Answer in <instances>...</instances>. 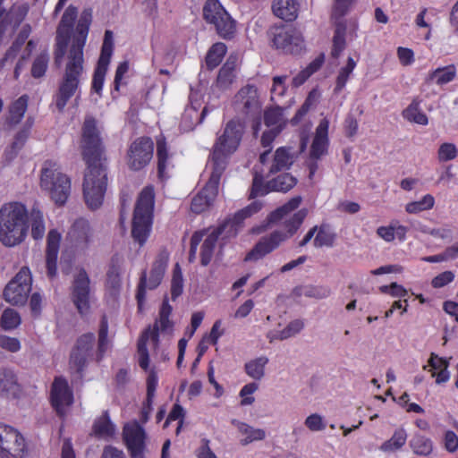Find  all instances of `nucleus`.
Masks as SVG:
<instances>
[{
	"label": "nucleus",
	"mask_w": 458,
	"mask_h": 458,
	"mask_svg": "<svg viewBox=\"0 0 458 458\" xmlns=\"http://www.w3.org/2000/svg\"><path fill=\"white\" fill-rule=\"evenodd\" d=\"M82 155L88 164L82 183L85 204L91 210L99 208L105 199L107 177L103 165L104 145L100 128L92 117H86L82 127Z\"/></svg>",
	"instance_id": "obj_1"
},
{
	"label": "nucleus",
	"mask_w": 458,
	"mask_h": 458,
	"mask_svg": "<svg viewBox=\"0 0 458 458\" xmlns=\"http://www.w3.org/2000/svg\"><path fill=\"white\" fill-rule=\"evenodd\" d=\"M301 203V197L292 198L284 205L271 212L263 225L251 229L252 233L259 234L271 225L283 221L284 230H276L269 235L262 237L246 255V261H256L262 259L296 233L308 214L306 208L294 212Z\"/></svg>",
	"instance_id": "obj_2"
},
{
	"label": "nucleus",
	"mask_w": 458,
	"mask_h": 458,
	"mask_svg": "<svg viewBox=\"0 0 458 458\" xmlns=\"http://www.w3.org/2000/svg\"><path fill=\"white\" fill-rule=\"evenodd\" d=\"M90 27V13L85 12L73 35V43L68 49L67 64L64 80L55 96V103L59 111H63L69 99L75 95L79 88V76L83 70V48Z\"/></svg>",
	"instance_id": "obj_3"
},
{
	"label": "nucleus",
	"mask_w": 458,
	"mask_h": 458,
	"mask_svg": "<svg viewBox=\"0 0 458 458\" xmlns=\"http://www.w3.org/2000/svg\"><path fill=\"white\" fill-rule=\"evenodd\" d=\"M261 208V202L254 201L249 206L236 212L232 218L227 220L221 226L207 231L196 232L191 240L190 259L192 260L195 259L198 245L200 242H202L200 247L201 264L203 266L209 264L216 250L219 236L225 235V237H231L236 235L243 221L252 215L258 213Z\"/></svg>",
	"instance_id": "obj_4"
},
{
	"label": "nucleus",
	"mask_w": 458,
	"mask_h": 458,
	"mask_svg": "<svg viewBox=\"0 0 458 458\" xmlns=\"http://www.w3.org/2000/svg\"><path fill=\"white\" fill-rule=\"evenodd\" d=\"M29 231L27 208L20 202H9L0 208V242L14 247L23 242Z\"/></svg>",
	"instance_id": "obj_5"
},
{
	"label": "nucleus",
	"mask_w": 458,
	"mask_h": 458,
	"mask_svg": "<svg viewBox=\"0 0 458 458\" xmlns=\"http://www.w3.org/2000/svg\"><path fill=\"white\" fill-rule=\"evenodd\" d=\"M245 126L239 120L229 121L217 136L208 167L222 175L229 158L240 148Z\"/></svg>",
	"instance_id": "obj_6"
},
{
	"label": "nucleus",
	"mask_w": 458,
	"mask_h": 458,
	"mask_svg": "<svg viewBox=\"0 0 458 458\" xmlns=\"http://www.w3.org/2000/svg\"><path fill=\"white\" fill-rule=\"evenodd\" d=\"M40 188L56 206H64L71 194V178L61 166L53 161H46L40 174Z\"/></svg>",
	"instance_id": "obj_7"
},
{
	"label": "nucleus",
	"mask_w": 458,
	"mask_h": 458,
	"mask_svg": "<svg viewBox=\"0 0 458 458\" xmlns=\"http://www.w3.org/2000/svg\"><path fill=\"white\" fill-rule=\"evenodd\" d=\"M172 306L165 300L162 303L159 318L153 327H148L138 342V361L140 367L148 370L149 367V355L148 347L157 348L159 333L171 335L174 331V322L170 319Z\"/></svg>",
	"instance_id": "obj_8"
},
{
	"label": "nucleus",
	"mask_w": 458,
	"mask_h": 458,
	"mask_svg": "<svg viewBox=\"0 0 458 458\" xmlns=\"http://www.w3.org/2000/svg\"><path fill=\"white\" fill-rule=\"evenodd\" d=\"M154 205V189L147 186L136 202L131 225V236L140 246L145 244L152 230Z\"/></svg>",
	"instance_id": "obj_9"
},
{
	"label": "nucleus",
	"mask_w": 458,
	"mask_h": 458,
	"mask_svg": "<svg viewBox=\"0 0 458 458\" xmlns=\"http://www.w3.org/2000/svg\"><path fill=\"white\" fill-rule=\"evenodd\" d=\"M264 123L257 121L253 124V134L260 133V144L264 148H270L275 139L281 133L287 124V118L281 107L267 108L264 112Z\"/></svg>",
	"instance_id": "obj_10"
},
{
	"label": "nucleus",
	"mask_w": 458,
	"mask_h": 458,
	"mask_svg": "<svg viewBox=\"0 0 458 458\" xmlns=\"http://www.w3.org/2000/svg\"><path fill=\"white\" fill-rule=\"evenodd\" d=\"M205 21L212 24L217 34L225 38H232L236 32V22L218 0H208L203 8Z\"/></svg>",
	"instance_id": "obj_11"
},
{
	"label": "nucleus",
	"mask_w": 458,
	"mask_h": 458,
	"mask_svg": "<svg viewBox=\"0 0 458 458\" xmlns=\"http://www.w3.org/2000/svg\"><path fill=\"white\" fill-rule=\"evenodd\" d=\"M85 12H89L90 13V23L92 22V11L90 9H86L81 13L76 26L73 29L74 21L78 14L77 9L73 6H69L64 11L56 31V62H61V59L65 55L68 46L69 48L72 47L73 43V35L76 32L78 24Z\"/></svg>",
	"instance_id": "obj_12"
},
{
	"label": "nucleus",
	"mask_w": 458,
	"mask_h": 458,
	"mask_svg": "<svg viewBox=\"0 0 458 458\" xmlns=\"http://www.w3.org/2000/svg\"><path fill=\"white\" fill-rule=\"evenodd\" d=\"M28 443L23 434L12 425L0 422V456L2 458H25Z\"/></svg>",
	"instance_id": "obj_13"
},
{
	"label": "nucleus",
	"mask_w": 458,
	"mask_h": 458,
	"mask_svg": "<svg viewBox=\"0 0 458 458\" xmlns=\"http://www.w3.org/2000/svg\"><path fill=\"white\" fill-rule=\"evenodd\" d=\"M168 259L167 252H161L154 261L149 275L147 276V274L144 273L141 276L136 293L138 310L140 312H142L145 309L147 290H153L160 284L165 275Z\"/></svg>",
	"instance_id": "obj_14"
},
{
	"label": "nucleus",
	"mask_w": 458,
	"mask_h": 458,
	"mask_svg": "<svg viewBox=\"0 0 458 458\" xmlns=\"http://www.w3.org/2000/svg\"><path fill=\"white\" fill-rule=\"evenodd\" d=\"M205 87L202 84H196L191 87L189 95V106H186L182 118V129L184 131L192 130L198 123H201L207 114V107H202Z\"/></svg>",
	"instance_id": "obj_15"
},
{
	"label": "nucleus",
	"mask_w": 458,
	"mask_h": 458,
	"mask_svg": "<svg viewBox=\"0 0 458 458\" xmlns=\"http://www.w3.org/2000/svg\"><path fill=\"white\" fill-rule=\"evenodd\" d=\"M154 143L148 137H140L133 140L126 152L125 164L130 170L140 171L152 160Z\"/></svg>",
	"instance_id": "obj_16"
},
{
	"label": "nucleus",
	"mask_w": 458,
	"mask_h": 458,
	"mask_svg": "<svg viewBox=\"0 0 458 458\" xmlns=\"http://www.w3.org/2000/svg\"><path fill=\"white\" fill-rule=\"evenodd\" d=\"M273 46L286 54H300L305 47L301 32L293 27H276L272 32Z\"/></svg>",
	"instance_id": "obj_17"
},
{
	"label": "nucleus",
	"mask_w": 458,
	"mask_h": 458,
	"mask_svg": "<svg viewBox=\"0 0 458 458\" xmlns=\"http://www.w3.org/2000/svg\"><path fill=\"white\" fill-rule=\"evenodd\" d=\"M296 178L292 174H284L265 183L262 173L256 170L254 173L250 197L256 198L258 196H263L270 191H288L296 184Z\"/></svg>",
	"instance_id": "obj_18"
},
{
	"label": "nucleus",
	"mask_w": 458,
	"mask_h": 458,
	"mask_svg": "<svg viewBox=\"0 0 458 458\" xmlns=\"http://www.w3.org/2000/svg\"><path fill=\"white\" fill-rule=\"evenodd\" d=\"M31 274L28 267H22L4 291V300L13 305L26 302L31 290Z\"/></svg>",
	"instance_id": "obj_19"
},
{
	"label": "nucleus",
	"mask_w": 458,
	"mask_h": 458,
	"mask_svg": "<svg viewBox=\"0 0 458 458\" xmlns=\"http://www.w3.org/2000/svg\"><path fill=\"white\" fill-rule=\"evenodd\" d=\"M294 159V152L289 147H279L272 154L269 151H265L259 156L260 164L269 174L288 170Z\"/></svg>",
	"instance_id": "obj_20"
},
{
	"label": "nucleus",
	"mask_w": 458,
	"mask_h": 458,
	"mask_svg": "<svg viewBox=\"0 0 458 458\" xmlns=\"http://www.w3.org/2000/svg\"><path fill=\"white\" fill-rule=\"evenodd\" d=\"M114 50V35L111 30H106L104 41L101 47V54L96 67L93 80L92 90L99 94L103 89L105 76L107 72Z\"/></svg>",
	"instance_id": "obj_21"
},
{
	"label": "nucleus",
	"mask_w": 458,
	"mask_h": 458,
	"mask_svg": "<svg viewBox=\"0 0 458 458\" xmlns=\"http://www.w3.org/2000/svg\"><path fill=\"white\" fill-rule=\"evenodd\" d=\"M89 283L87 273L81 269L76 275L72 284V300L81 315L88 314L90 309Z\"/></svg>",
	"instance_id": "obj_22"
},
{
	"label": "nucleus",
	"mask_w": 458,
	"mask_h": 458,
	"mask_svg": "<svg viewBox=\"0 0 458 458\" xmlns=\"http://www.w3.org/2000/svg\"><path fill=\"white\" fill-rule=\"evenodd\" d=\"M50 400L58 414L63 416L68 411L73 403V393L64 378L55 379L50 392Z\"/></svg>",
	"instance_id": "obj_23"
},
{
	"label": "nucleus",
	"mask_w": 458,
	"mask_h": 458,
	"mask_svg": "<svg viewBox=\"0 0 458 458\" xmlns=\"http://www.w3.org/2000/svg\"><path fill=\"white\" fill-rule=\"evenodd\" d=\"M123 437L131 458H143L146 434L140 424L137 421L125 424Z\"/></svg>",
	"instance_id": "obj_24"
},
{
	"label": "nucleus",
	"mask_w": 458,
	"mask_h": 458,
	"mask_svg": "<svg viewBox=\"0 0 458 458\" xmlns=\"http://www.w3.org/2000/svg\"><path fill=\"white\" fill-rule=\"evenodd\" d=\"M221 174L211 171V174L206 186L192 199L191 209L194 213H201L207 210L215 200L218 193V185Z\"/></svg>",
	"instance_id": "obj_25"
},
{
	"label": "nucleus",
	"mask_w": 458,
	"mask_h": 458,
	"mask_svg": "<svg viewBox=\"0 0 458 458\" xmlns=\"http://www.w3.org/2000/svg\"><path fill=\"white\" fill-rule=\"evenodd\" d=\"M93 345L94 335L92 334H85L77 340L71 354V364L77 370H81L88 359L91 357Z\"/></svg>",
	"instance_id": "obj_26"
},
{
	"label": "nucleus",
	"mask_w": 458,
	"mask_h": 458,
	"mask_svg": "<svg viewBox=\"0 0 458 458\" xmlns=\"http://www.w3.org/2000/svg\"><path fill=\"white\" fill-rule=\"evenodd\" d=\"M62 233L57 229H51L47 237L46 266L47 275L53 277L56 275V265Z\"/></svg>",
	"instance_id": "obj_27"
},
{
	"label": "nucleus",
	"mask_w": 458,
	"mask_h": 458,
	"mask_svg": "<svg viewBox=\"0 0 458 458\" xmlns=\"http://www.w3.org/2000/svg\"><path fill=\"white\" fill-rule=\"evenodd\" d=\"M329 120L325 117L320 120L318 125L316 128L315 135L310 147V157L315 159L320 158L327 152L329 144L328 139V129Z\"/></svg>",
	"instance_id": "obj_28"
},
{
	"label": "nucleus",
	"mask_w": 458,
	"mask_h": 458,
	"mask_svg": "<svg viewBox=\"0 0 458 458\" xmlns=\"http://www.w3.org/2000/svg\"><path fill=\"white\" fill-rule=\"evenodd\" d=\"M449 361L446 359L439 357L435 353H431L428 360V364L423 366L424 370L431 373V376L436 378V384H445L450 379V372L448 370Z\"/></svg>",
	"instance_id": "obj_29"
},
{
	"label": "nucleus",
	"mask_w": 458,
	"mask_h": 458,
	"mask_svg": "<svg viewBox=\"0 0 458 458\" xmlns=\"http://www.w3.org/2000/svg\"><path fill=\"white\" fill-rule=\"evenodd\" d=\"M235 107L242 112H254L259 107L258 90L253 86L242 88L234 98Z\"/></svg>",
	"instance_id": "obj_30"
},
{
	"label": "nucleus",
	"mask_w": 458,
	"mask_h": 458,
	"mask_svg": "<svg viewBox=\"0 0 458 458\" xmlns=\"http://www.w3.org/2000/svg\"><path fill=\"white\" fill-rule=\"evenodd\" d=\"M355 37V28L353 26L348 27L344 22H338L333 37L332 55L339 56L345 48L346 40H352Z\"/></svg>",
	"instance_id": "obj_31"
},
{
	"label": "nucleus",
	"mask_w": 458,
	"mask_h": 458,
	"mask_svg": "<svg viewBox=\"0 0 458 458\" xmlns=\"http://www.w3.org/2000/svg\"><path fill=\"white\" fill-rule=\"evenodd\" d=\"M232 424L236 428L240 436V442L242 445H247L256 441H262L267 437L266 431L263 428H254L246 422L233 420Z\"/></svg>",
	"instance_id": "obj_32"
},
{
	"label": "nucleus",
	"mask_w": 458,
	"mask_h": 458,
	"mask_svg": "<svg viewBox=\"0 0 458 458\" xmlns=\"http://www.w3.org/2000/svg\"><path fill=\"white\" fill-rule=\"evenodd\" d=\"M300 4L298 0H274L273 13L286 21H293L298 17Z\"/></svg>",
	"instance_id": "obj_33"
},
{
	"label": "nucleus",
	"mask_w": 458,
	"mask_h": 458,
	"mask_svg": "<svg viewBox=\"0 0 458 458\" xmlns=\"http://www.w3.org/2000/svg\"><path fill=\"white\" fill-rule=\"evenodd\" d=\"M407 227L401 225L398 221H392L387 225L377 227L376 233L384 242L389 243L394 240L403 242L406 239Z\"/></svg>",
	"instance_id": "obj_34"
},
{
	"label": "nucleus",
	"mask_w": 458,
	"mask_h": 458,
	"mask_svg": "<svg viewBox=\"0 0 458 458\" xmlns=\"http://www.w3.org/2000/svg\"><path fill=\"white\" fill-rule=\"evenodd\" d=\"M237 65L238 57L230 55L219 71L215 88L221 90L226 89L235 80Z\"/></svg>",
	"instance_id": "obj_35"
},
{
	"label": "nucleus",
	"mask_w": 458,
	"mask_h": 458,
	"mask_svg": "<svg viewBox=\"0 0 458 458\" xmlns=\"http://www.w3.org/2000/svg\"><path fill=\"white\" fill-rule=\"evenodd\" d=\"M90 237L89 222L83 218L76 220L67 233V239L76 246L85 245Z\"/></svg>",
	"instance_id": "obj_36"
},
{
	"label": "nucleus",
	"mask_w": 458,
	"mask_h": 458,
	"mask_svg": "<svg viewBox=\"0 0 458 458\" xmlns=\"http://www.w3.org/2000/svg\"><path fill=\"white\" fill-rule=\"evenodd\" d=\"M268 362V357L259 355L245 362L244 371L249 377L256 381H260L266 376V368Z\"/></svg>",
	"instance_id": "obj_37"
},
{
	"label": "nucleus",
	"mask_w": 458,
	"mask_h": 458,
	"mask_svg": "<svg viewBox=\"0 0 458 458\" xmlns=\"http://www.w3.org/2000/svg\"><path fill=\"white\" fill-rule=\"evenodd\" d=\"M304 327V323L301 319H295L291 321L284 329L282 330H270L267 333V338L269 343H273L275 341H283L288 338L293 337L297 334H299Z\"/></svg>",
	"instance_id": "obj_38"
},
{
	"label": "nucleus",
	"mask_w": 458,
	"mask_h": 458,
	"mask_svg": "<svg viewBox=\"0 0 458 458\" xmlns=\"http://www.w3.org/2000/svg\"><path fill=\"white\" fill-rule=\"evenodd\" d=\"M19 391L20 386L14 372L10 369H0V392L8 396H16Z\"/></svg>",
	"instance_id": "obj_39"
},
{
	"label": "nucleus",
	"mask_w": 458,
	"mask_h": 458,
	"mask_svg": "<svg viewBox=\"0 0 458 458\" xmlns=\"http://www.w3.org/2000/svg\"><path fill=\"white\" fill-rule=\"evenodd\" d=\"M115 426L111 422L106 412L94 422L93 433L99 438L110 439L115 435Z\"/></svg>",
	"instance_id": "obj_40"
},
{
	"label": "nucleus",
	"mask_w": 458,
	"mask_h": 458,
	"mask_svg": "<svg viewBox=\"0 0 458 458\" xmlns=\"http://www.w3.org/2000/svg\"><path fill=\"white\" fill-rule=\"evenodd\" d=\"M358 61L359 55H357L356 58L348 56L346 63L339 69L335 88L336 92H340L345 87L347 81L351 78L352 72L357 66Z\"/></svg>",
	"instance_id": "obj_41"
},
{
	"label": "nucleus",
	"mask_w": 458,
	"mask_h": 458,
	"mask_svg": "<svg viewBox=\"0 0 458 458\" xmlns=\"http://www.w3.org/2000/svg\"><path fill=\"white\" fill-rule=\"evenodd\" d=\"M28 107V97L21 96L13 101L8 107L7 121L12 124L19 123L23 118Z\"/></svg>",
	"instance_id": "obj_42"
},
{
	"label": "nucleus",
	"mask_w": 458,
	"mask_h": 458,
	"mask_svg": "<svg viewBox=\"0 0 458 458\" xmlns=\"http://www.w3.org/2000/svg\"><path fill=\"white\" fill-rule=\"evenodd\" d=\"M121 275V269L115 266L111 267L107 272L106 290V293L112 298H116L120 293L122 288Z\"/></svg>",
	"instance_id": "obj_43"
},
{
	"label": "nucleus",
	"mask_w": 458,
	"mask_h": 458,
	"mask_svg": "<svg viewBox=\"0 0 458 458\" xmlns=\"http://www.w3.org/2000/svg\"><path fill=\"white\" fill-rule=\"evenodd\" d=\"M410 447L417 455L428 456L433 453L434 444L429 437L416 434L410 440Z\"/></svg>",
	"instance_id": "obj_44"
},
{
	"label": "nucleus",
	"mask_w": 458,
	"mask_h": 458,
	"mask_svg": "<svg viewBox=\"0 0 458 458\" xmlns=\"http://www.w3.org/2000/svg\"><path fill=\"white\" fill-rule=\"evenodd\" d=\"M456 76V68L454 65H447L439 67L432 71L428 74L429 81L435 82L437 85H445L454 80Z\"/></svg>",
	"instance_id": "obj_45"
},
{
	"label": "nucleus",
	"mask_w": 458,
	"mask_h": 458,
	"mask_svg": "<svg viewBox=\"0 0 458 458\" xmlns=\"http://www.w3.org/2000/svg\"><path fill=\"white\" fill-rule=\"evenodd\" d=\"M31 227V236L35 240L42 239L45 235L46 225L43 213L36 208L30 211L29 216V226Z\"/></svg>",
	"instance_id": "obj_46"
},
{
	"label": "nucleus",
	"mask_w": 458,
	"mask_h": 458,
	"mask_svg": "<svg viewBox=\"0 0 458 458\" xmlns=\"http://www.w3.org/2000/svg\"><path fill=\"white\" fill-rule=\"evenodd\" d=\"M403 115L404 119L420 125H427L428 123L427 115L420 110L418 100H413L403 110Z\"/></svg>",
	"instance_id": "obj_47"
},
{
	"label": "nucleus",
	"mask_w": 458,
	"mask_h": 458,
	"mask_svg": "<svg viewBox=\"0 0 458 458\" xmlns=\"http://www.w3.org/2000/svg\"><path fill=\"white\" fill-rule=\"evenodd\" d=\"M407 440V433L404 428L396 429L391 438L382 444L380 449L383 452L392 453L399 450Z\"/></svg>",
	"instance_id": "obj_48"
},
{
	"label": "nucleus",
	"mask_w": 458,
	"mask_h": 458,
	"mask_svg": "<svg viewBox=\"0 0 458 458\" xmlns=\"http://www.w3.org/2000/svg\"><path fill=\"white\" fill-rule=\"evenodd\" d=\"M157 156L158 175L161 179L165 178V169L169 165L170 154L167 149L166 142L163 138L157 140Z\"/></svg>",
	"instance_id": "obj_49"
},
{
	"label": "nucleus",
	"mask_w": 458,
	"mask_h": 458,
	"mask_svg": "<svg viewBox=\"0 0 458 458\" xmlns=\"http://www.w3.org/2000/svg\"><path fill=\"white\" fill-rule=\"evenodd\" d=\"M435 198L431 194H426L421 199L411 201L405 205V211L409 214H419L433 208Z\"/></svg>",
	"instance_id": "obj_50"
},
{
	"label": "nucleus",
	"mask_w": 458,
	"mask_h": 458,
	"mask_svg": "<svg viewBox=\"0 0 458 458\" xmlns=\"http://www.w3.org/2000/svg\"><path fill=\"white\" fill-rule=\"evenodd\" d=\"M226 50V46L224 43L218 42L214 44L206 57L207 66L210 69L216 67L221 63Z\"/></svg>",
	"instance_id": "obj_51"
},
{
	"label": "nucleus",
	"mask_w": 458,
	"mask_h": 458,
	"mask_svg": "<svg viewBox=\"0 0 458 458\" xmlns=\"http://www.w3.org/2000/svg\"><path fill=\"white\" fill-rule=\"evenodd\" d=\"M335 235L333 231L326 225L318 227L314 238V246L317 248L331 247L334 243Z\"/></svg>",
	"instance_id": "obj_52"
},
{
	"label": "nucleus",
	"mask_w": 458,
	"mask_h": 458,
	"mask_svg": "<svg viewBox=\"0 0 458 458\" xmlns=\"http://www.w3.org/2000/svg\"><path fill=\"white\" fill-rule=\"evenodd\" d=\"M320 98V93L317 89H312L303 105L297 111L295 116L292 119L293 123H297L308 112L309 110L315 106Z\"/></svg>",
	"instance_id": "obj_53"
},
{
	"label": "nucleus",
	"mask_w": 458,
	"mask_h": 458,
	"mask_svg": "<svg viewBox=\"0 0 458 458\" xmlns=\"http://www.w3.org/2000/svg\"><path fill=\"white\" fill-rule=\"evenodd\" d=\"M30 124L24 126L16 132L9 150L10 158L15 157L24 146L30 136Z\"/></svg>",
	"instance_id": "obj_54"
},
{
	"label": "nucleus",
	"mask_w": 458,
	"mask_h": 458,
	"mask_svg": "<svg viewBox=\"0 0 458 458\" xmlns=\"http://www.w3.org/2000/svg\"><path fill=\"white\" fill-rule=\"evenodd\" d=\"M158 378L156 372L153 369H150L148 372V376L147 378V405L148 411L144 410L143 413L145 417H148V414L150 412L151 404L153 403V398L155 396V392L157 386ZM147 420V418H145Z\"/></svg>",
	"instance_id": "obj_55"
},
{
	"label": "nucleus",
	"mask_w": 458,
	"mask_h": 458,
	"mask_svg": "<svg viewBox=\"0 0 458 458\" xmlns=\"http://www.w3.org/2000/svg\"><path fill=\"white\" fill-rule=\"evenodd\" d=\"M299 292L300 295H304L306 297H312L316 299H324L331 294L330 289L326 286L306 285L301 286L299 289Z\"/></svg>",
	"instance_id": "obj_56"
},
{
	"label": "nucleus",
	"mask_w": 458,
	"mask_h": 458,
	"mask_svg": "<svg viewBox=\"0 0 458 458\" xmlns=\"http://www.w3.org/2000/svg\"><path fill=\"white\" fill-rule=\"evenodd\" d=\"M305 427L311 432L324 431L327 428L326 420L319 413L314 412L306 417Z\"/></svg>",
	"instance_id": "obj_57"
},
{
	"label": "nucleus",
	"mask_w": 458,
	"mask_h": 458,
	"mask_svg": "<svg viewBox=\"0 0 458 458\" xmlns=\"http://www.w3.org/2000/svg\"><path fill=\"white\" fill-rule=\"evenodd\" d=\"M21 324L20 315L12 309L4 311L1 317V327L4 330H13Z\"/></svg>",
	"instance_id": "obj_58"
},
{
	"label": "nucleus",
	"mask_w": 458,
	"mask_h": 458,
	"mask_svg": "<svg viewBox=\"0 0 458 458\" xmlns=\"http://www.w3.org/2000/svg\"><path fill=\"white\" fill-rule=\"evenodd\" d=\"M286 76H276L273 79L271 88V99L275 102L279 101L286 92Z\"/></svg>",
	"instance_id": "obj_59"
},
{
	"label": "nucleus",
	"mask_w": 458,
	"mask_h": 458,
	"mask_svg": "<svg viewBox=\"0 0 458 458\" xmlns=\"http://www.w3.org/2000/svg\"><path fill=\"white\" fill-rule=\"evenodd\" d=\"M183 289V278L181 267L179 264H176L174 268L172 284H171V294L172 298L174 300L178 296H180L182 293Z\"/></svg>",
	"instance_id": "obj_60"
},
{
	"label": "nucleus",
	"mask_w": 458,
	"mask_h": 458,
	"mask_svg": "<svg viewBox=\"0 0 458 458\" xmlns=\"http://www.w3.org/2000/svg\"><path fill=\"white\" fill-rule=\"evenodd\" d=\"M441 444L444 449L454 454L458 450V436L453 430L447 429L443 432Z\"/></svg>",
	"instance_id": "obj_61"
},
{
	"label": "nucleus",
	"mask_w": 458,
	"mask_h": 458,
	"mask_svg": "<svg viewBox=\"0 0 458 458\" xmlns=\"http://www.w3.org/2000/svg\"><path fill=\"white\" fill-rule=\"evenodd\" d=\"M259 389V385L255 382H250L244 385L239 395L241 397V404L243 406L250 405L254 403L255 398L253 397V394Z\"/></svg>",
	"instance_id": "obj_62"
},
{
	"label": "nucleus",
	"mask_w": 458,
	"mask_h": 458,
	"mask_svg": "<svg viewBox=\"0 0 458 458\" xmlns=\"http://www.w3.org/2000/svg\"><path fill=\"white\" fill-rule=\"evenodd\" d=\"M379 291L380 293L389 294L394 298H404L409 293L407 289L397 283H392L389 285H382L379 287Z\"/></svg>",
	"instance_id": "obj_63"
},
{
	"label": "nucleus",
	"mask_w": 458,
	"mask_h": 458,
	"mask_svg": "<svg viewBox=\"0 0 458 458\" xmlns=\"http://www.w3.org/2000/svg\"><path fill=\"white\" fill-rule=\"evenodd\" d=\"M454 273L453 271H444L431 280V285L433 288H442L454 280Z\"/></svg>",
	"instance_id": "obj_64"
}]
</instances>
